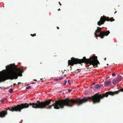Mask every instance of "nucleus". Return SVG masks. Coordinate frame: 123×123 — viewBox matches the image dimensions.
Segmentation results:
<instances>
[{"instance_id":"obj_14","label":"nucleus","mask_w":123,"mask_h":123,"mask_svg":"<svg viewBox=\"0 0 123 123\" xmlns=\"http://www.w3.org/2000/svg\"><path fill=\"white\" fill-rule=\"evenodd\" d=\"M4 99H1L0 101H1L2 102V103H3V102H4Z\"/></svg>"},{"instance_id":"obj_1","label":"nucleus","mask_w":123,"mask_h":123,"mask_svg":"<svg viewBox=\"0 0 123 123\" xmlns=\"http://www.w3.org/2000/svg\"><path fill=\"white\" fill-rule=\"evenodd\" d=\"M14 64H11L6 66V69L3 70L6 72H0V82L8 79H16L18 76L22 75V71L19 68L15 67Z\"/></svg>"},{"instance_id":"obj_26","label":"nucleus","mask_w":123,"mask_h":123,"mask_svg":"<svg viewBox=\"0 0 123 123\" xmlns=\"http://www.w3.org/2000/svg\"><path fill=\"white\" fill-rule=\"evenodd\" d=\"M106 58H104V59H105V60H106Z\"/></svg>"},{"instance_id":"obj_6","label":"nucleus","mask_w":123,"mask_h":123,"mask_svg":"<svg viewBox=\"0 0 123 123\" xmlns=\"http://www.w3.org/2000/svg\"><path fill=\"white\" fill-rule=\"evenodd\" d=\"M112 83L114 85L116 84L119 82L117 78L114 79L112 81Z\"/></svg>"},{"instance_id":"obj_9","label":"nucleus","mask_w":123,"mask_h":123,"mask_svg":"<svg viewBox=\"0 0 123 123\" xmlns=\"http://www.w3.org/2000/svg\"><path fill=\"white\" fill-rule=\"evenodd\" d=\"M13 90L12 89H10L9 90V92L10 93H12L13 91Z\"/></svg>"},{"instance_id":"obj_17","label":"nucleus","mask_w":123,"mask_h":123,"mask_svg":"<svg viewBox=\"0 0 123 123\" xmlns=\"http://www.w3.org/2000/svg\"><path fill=\"white\" fill-rule=\"evenodd\" d=\"M72 90L71 89H68V91L69 92L71 91Z\"/></svg>"},{"instance_id":"obj_10","label":"nucleus","mask_w":123,"mask_h":123,"mask_svg":"<svg viewBox=\"0 0 123 123\" xmlns=\"http://www.w3.org/2000/svg\"><path fill=\"white\" fill-rule=\"evenodd\" d=\"M30 88H31V86H28L27 87H26V89H30Z\"/></svg>"},{"instance_id":"obj_13","label":"nucleus","mask_w":123,"mask_h":123,"mask_svg":"<svg viewBox=\"0 0 123 123\" xmlns=\"http://www.w3.org/2000/svg\"><path fill=\"white\" fill-rule=\"evenodd\" d=\"M67 83V81L66 80H65V81L64 82V83L63 84V85H65Z\"/></svg>"},{"instance_id":"obj_22","label":"nucleus","mask_w":123,"mask_h":123,"mask_svg":"<svg viewBox=\"0 0 123 123\" xmlns=\"http://www.w3.org/2000/svg\"><path fill=\"white\" fill-rule=\"evenodd\" d=\"M4 99V100H7V99L6 98H5V99Z\"/></svg>"},{"instance_id":"obj_3","label":"nucleus","mask_w":123,"mask_h":123,"mask_svg":"<svg viewBox=\"0 0 123 123\" xmlns=\"http://www.w3.org/2000/svg\"><path fill=\"white\" fill-rule=\"evenodd\" d=\"M102 28H101L97 27V29L96 30L94 35L97 37H99L103 38L104 36H108L110 33V32L109 31H101V30Z\"/></svg>"},{"instance_id":"obj_28","label":"nucleus","mask_w":123,"mask_h":123,"mask_svg":"<svg viewBox=\"0 0 123 123\" xmlns=\"http://www.w3.org/2000/svg\"><path fill=\"white\" fill-rule=\"evenodd\" d=\"M60 10V9H59L58 10H59H59Z\"/></svg>"},{"instance_id":"obj_24","label":"nucleus","mask_w":123,"mask_h":123,"mask_svg":"<svg viewBox=\"0 0 123 123\" xmlns=\"http://www.w3.org/2000/svg\"><path fill=\"white\" fill-rule=\"evenodd\" d=\"M94 84H95V83H93V84H92V85H94Z\"/></svg>"},{"instance_id":"obj_29","label":"nucleus","mask_w":123,"mask_h":123,"mask_svg":"<svg viewBox=\"0 0 123 123\" xmlns=\"http://www.w3.org/2000/svg\"><path fill=\"white\" fill-rule=\"evenodd\" d=\"M59 4H60V2H59Z\"/></svg>"},{"instance_id":"obj_19","label":"nucleus","mask_w":123,"mask_h":123,"mask_svg":"<svg viewBox=\"0 0 123 123\" xmlns=\"http://www.w3.org/2000/svg\"><path fill=\"white\" fill-rule=\"evenodd\" d=\"M120 91H121L122 92H123V88L121 89Z\"/></svg>"},{"instance_id":"obj_5","label":"nucleus","mask_w":123,"mask_h":123,"mask_svg":"<svg viewBox=\"0 0 123 123\" xmlns=\"http://www.w3.org/2000/svg\"><path fill=\"white\" fill-rule=\"evenodd\" d=\"M111 83V81H106L104 83V86H107L110 85Z\"/></svg>"},{"instance_id":"obj_12","label":"nucleus","mask_w":123,"mask_h":123,"mask_svg":"<svg viewBox=\"0 0 123 123\" xmlns=\"http://www.w3.org/2000/svg\"><path fill=\"white\" fill-rule=\"evenodd\" d=\"M112 75L113 76H115L116 75V74L115 73H113L112 74Z\"/></svg>"},{"instance_id":"obj_15","label":"nucleus","mask_w":123,"mask_h":123,"mask_svg":"<svg viewBox=\"0 0 123 123\" xmlns=\"http://www.w3.org/2000/svg\"><path fill=\"white\" fill-rule=\"evenodd\" d=\"M31 35L32 36H34L36 35L35 34H31Z\"/></svg>"},{"instance_id":"obj_16","label":"nucleus","mask_w":123,"mask_h":123,"mask_svg":"<svg viewBox=\"0 0 123 123\" xmlns=\"http://www.w3.org/2000/svg\"><path fill=\"white\" fill-rule=\"evenodd\" d=\"M63 77H61L59 78V80H61L63 79Z\"/></svg>"},{"instance_id":"obj_11","label":"nucleus","mask_w":123,"mask_h":123,"mask_svg":"<svg viewBox=\"0 0 123 123\" xmlns=\"http://www.w3.org/2000/svg\"><path fill=\"white\" fill-rule=\"evenodd\" d=\"M51 105H50L48 107H47V109H51Z\"/></svg>"},{"instance_id":"obj_23","label":"nucleus","mask_w":123,"mask_h":123,"mask_svg":"<svg viewBox=\"0 0 123 123\" xmlns=\"http://www.w3.org/2000/svg\"><path fill=\"white\" fill-rule=\"evenodd\" d=\"M57 28L58 29H59V27L57 26Z\"/></svg>"},{"instance_id":"obj_18","label":"nucleus","mask_w":123,"mask_h":123,"mask_svg":"<svg viewBox=\"0 0 123 123\" xmlns=\"http://www.w3.org/2000/svg\"><path fill=\"white\" fill-rule=\"evenodd\" d=\"M70 81L69 80L68 81V83L69 84H70Z\"/></svg>"},{"instance_id":"obj_25","label":"nucleus","mask_w":123,"mask_h":123,"mask_svg":"<svg viewBox=\"0 0 123 123\" xmlns=\"http://www.w3.org/2000/svg\"><path fill=\"white\" fill-rule=\"evenodd\" d=\"M16 85V84H13V85H14V86L15 85Z\"/></svg>"},{"instance_id":"obj_8","label":"nucleus","mask_w":123,"mask_h":123,"mask_svg":"<svg viewBox=\"0 0 123 123\" xmlns=\"http://www.w3.org/2000/svg\"><path fill=\"white\" fill-rule=\"evenodd\" d=\"M100 87H101V86L100 85H99L98 84L96 85L95 86V87L96 88H99Z\"/></svg>"},{"instance_id":"obj_21","label":"nucleus","mask_w":123,"mask_h":123,"mask_svg":"<svg viewBox=\"0 0 123 123\" xmlns=\"http://www.w3.org/2000/svg\"><path fill=\"white\" fill-rule=\"evenodd\" d=\"M21 84V83L20 82H18V85H19V84Z\"/></svg>"},{"instance_id":"obj_7","label":"nucleus","mask_w":123,"mask_h":123,"mask_svg":"<svg viewBox=\"0 0 123 123\" xmlns=\"http://www.w3.org/2000/svg\"><path fill=\"white\" fill-rule=\"evenodd\" d=\"M117 79L119 82L122 80V77L121 76H118Z\"/></svg>"},{"instance_id":"obj_4","label":"nucleus","mask_w":123,"mask_h":123,"mask_svg":"<svg viewBox=\"0 0 123 123\" xmlns=\"http://www.w3.org/2000/svg\"><path fill=\"white\" fill-rule=\"evenodd\" d=\"M114 20L112 18H109L108 17H106L104 15L102 17H101L99 21L98 22V24L100 25H101L103 24L105 21H114Z\"/></svg>"},{"instance_id":"obj_2","label":"nucleus","mask_w":123,"mask_h":123,"mask_svg":"<svg viewBox=\"0 0 123 123\" xmlns=\"http://www.w3.org/2000/svg\"><path fill=\"white\" fill-rule=\"evenodd\" d=\"M71 59V60H69L68 61V64L69 65H70L72 66L74 64H80L83 62L89 63L94 65H97L99 63L97 59V57L96 56H92L89 59H86L85 57H84L83 59H79L74 57H72Z\"/></svg>"},{"instance_id":"obj_27","label":"nucleus","mask_w":123,"mask_h":123,"mask_svg":"<svg viewBox=\"0 0 123 123\" xmlns=\"http://www.w3.org/2000/svg\"><path fill=\"white\" fill-rule=\"evenodd\" d=\"M60 5H61V3L60 4Z\"/></svg>"},{"instance_id":"obj_20","label":"nucleus","mask_w":123,"mask_h":123,"mask_svg":"<svg viewBox=\"0 0 123 123\" xmlns=\"http://www.w3.org/2000/svg\"><path fill=\"white\" fill-rule=\"evenodd\" d=\"M58 80H59V79H55L54 80L55 81V80L58 81Z\"/></svg>"}]
</instances>
